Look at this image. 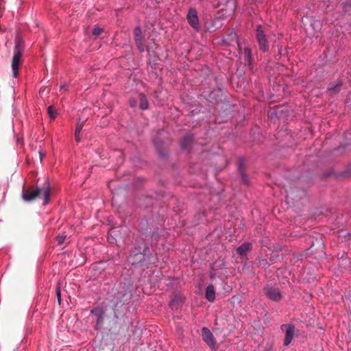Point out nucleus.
<instances>
[{"label": "nucleus", "instance_id": "f257e3e1", "mask_svg": "<svg viewBox=\"0 0 351 351\" xmlns=\"http://www.w3.org/2000/svg\"><path fill=\"white\" fill-rule=\"evenodd\" d=\"M51 186L48 179H46L41 186H30L23 189L21 194L22 199L25 202H32L37 198L43 197V205L48 204L50 200Z\"/></svg>", "mask_w": 351, "mask_h": 351}, {"label": "nucleus", "instance_id": "f03ea898", "mask_svg": "<svg viewBox=\"0 0 351 351\" xmlns=\"http://www.w3.org/2000/svg\"><path fill=\"white\" fill-rule=\"evenodd\" d=\"M156 257L151 252L148 247H145L143 252L141 248H134L130 252L128 256V262L135 266L148 267L156 262Z\"/></svg>", "mask_w": 351, "mask_h": 351}, {"label": "nucleus", "instance_id": "7ed1b4c3", "mask_svg": "<svg viewBox=\"0 0 351 351\" xmlns=\"http://www.w3.org/2000/svg\"><path fill=\"white\" fill-rule=\"evenodd\" d=\"M24 43L22 36L17 34L14 38V55L12 60V70L15 78L19 76V67L24 51Z\"/></svg>", "mask_w": 351, "mask_h": 351}, {"label": "nucleus", "instance_id": "20e7f679", "mask_svg": "<svg viewBox=\"0 0 351 351\" xmlns=\"http://www.w3.org/2000/svg\"><path fill=\"white\" fill-rule=\"evenodd\" d=\"M256 39L258 45L259 49L262 52L267 51L269 47V41L266 34L265 29L261 25L256 26Z\"/></svg>", "mask_w": 351, "mask_h": 351}, {"label": "nucleus", "instance_id": "39448f33", "mask_svg": "<svg viewBox=\"0 0 351 351\" xmlns=\"http://www.w3.org/2000/svg\"><path fill=\"white\" fill-rule=\"evenodd\" d=\"M263 293L268 299L274 302H279L282 298L280 288L272 284H267L263 288Z\"/></svg>", "mask_w": 351, "mask_h": 351}, {"label": "nucleus", "instance_id": "423d86ee", "mask_svg": "<svg viewBox=\"0 0 351 351\" xmlns=\"http://www.w3.org/2000/svg\"><path fill=\"white\" fill-rule=\"evenodd\" d=\"M105 313V308L101 306H95L90 310V314L96 317V323L94 327L95 330H99L101 328Z\"/></svg>", "mask_w": 351, "mask_h": 351}, {"label": "nucleus", "instance_id": "0eeeda50", "mask_svg": "<svg viewBox=\"0 0 351 351\" xmlns=\"http://www.w3.org/2000/svg\"><path fill=\"white\" fill-rule=\"evenodd\" d=\"M133 33L134 40L138 51L140 52H144L147 50V53H149V49L146 47L143 43V36L141 27L139 26L136 27Z\"/></svg>", "mask_w": 351, "mask_h": 351}, {"label": "nucleus", "instance_id": "6e6552de", "mask_svg": "<svg viewBox=\"0 0 351 351\" xmlns=\"http://www.w3.org/2000/svg\"><path fill=\"white\" fill-rule=\"evenodd\" d=\"M281 330H285V337L284 339V345L285 346H289L294 336L295 332V326L293 324H285L281 325Z\"/></svg>", "mask_w": 351, "mask_h": 351}, {"label": "nucleus", "instance_id": "1a4fd4ad", "mask_svg": "<svg viewBox=\"0 0 351 351\" xmlns=\"http://www.w3.org/2000/svg\"><path fill=\"white\" fill-rule=\"evenodd\" d=\"M187 21L191 27L196 32L200 30L199 18L197 10L195 8H190L186 16Z\"/></svg>", "mask_w": 351, "mask_h": 351}, {"label": "nucleus", "instance_id": "9d476101", "mask_svg": "<svg viewBox=\"0 0 351 351\" xmlns=\"http://www.w3.org/2000/svg\"><path fill=\"white\" fill-rule=\"evenodd\" d=\"M202 339L205 341V343L210 348H215L216 346V341L213 333L210 330L206 328L203 327L202 329Z\"/></svg>", "mask_w": 351, "mask_h": 351}, {"label": "nucleus", "instance_id": "9b49d317", "mask_svg": "<svg viewBox=\"0 0 351 351\" xmlns=\"http://www.w3.org/2000/svg\"><path fill=\"white\" fill-rule=\"evenodd\" d=\"M223 40L225 42H228V45H232V43H235L237 45L239 51H241V45L239 40L238 35L236 32L232 31L230 34H227Z\"/></svg>", "mask_w": 351, "mask_h": 351}, {"label": "nucleus", "instance_id": "f8f14e48", "mask_svg": "<svg viewBox=\"0 0 351 351\" xmlns=\"http://www.w3.org/2000/svg\"><path fill=\"white\" fill-rule=\"evenodd\" d=\"M184 300L181 295H175L173 298L169 302V306L172 310H177L182 306Z\"/></svg>", "mask_w": 351, "mask_h": 351}, {"label": "nucleus", "instance_id": "ddd939ff", "mask_svg": "<svg viewBox=\"0 0 351 351\" xmlns=\"http://www.w3.org/2000/svg\"><path fill=\"white\" fill-rule=\"evenodd\" d=\"M193 141V136L191 134L184 136L180 141V146L182 149L187 150L190 148Z\"/></svg>", "mask_w": 351, "mask_h": 351}, {"label": "nucleus", "instance_id": "4468645a", "mask_svg": "<svg viewBox=\"0 0 351 351\" xmlns=\"http://www.w3.org/2000/svg\"><path fill=\"white\" fill-rule=\"evenodd\" d=\"M205 298L206 300L213 302L215 300V291L213 284H209L206 288Z\"/></svg>", "mask_w": 351, "mask_h": 351}, {"label": "nucleus", "instance_id": "2eb2a0df", "mask_svg": "<svg viewBox=\"0 0 351 351\" xmlns=\"http://www.w3.org/2000/svg\"><path fill=\"white\" fill-rule=\"evenodd\" d=\"M341 86L342 82L341 81H338L337 82H331L328 84L327 90L330 92L332 94L336 95L339 93Z\"/></svg>", "mask_w": 351, "mask_h": 351}, {"label": "nucleus", "instance_id": "dca6fc26", "mask_svg": "<svg viewBox=\"0 0 351 351\" xmlns=\"http://www.w3.org/2000/svg\"><path fill=\"white\" fill-rule=\"evenodd\" d=\"M241 53L243 56L245 64L251 66L252 62V53L251 49L250 47H245Z\"/></svg>", "mask_w": 351, "mask_h": 351}, {"label": "nucleus", "instance_id": "f3484780", "mask_svg": "<svg viewBox=\"0 0 351 351\" xmlns=\"http://www.w3.org/2000/svg\"><path fill=\"white\" fill-rule=\"evenodd\" d=\"M251 249L252 244L250 243L245 242L237 247V252L239 255L243 256L245 255Z\"/></svg>", "mask_w": 351, "mask_h": 351}, {"label": "nucleus", "instance_id": "a211bd4d", "mask_svg": "<svg viewBox=\"0 0 351 351\" xmlns=\"http://www.w3.org/2000/svg\"><path fill=\"white\" fill-rule=\"evenodd\" d=\"M139 99H140V104H139V108L144 110H147L149 107V103L147 99V97L145 94L140 93L139 94Z\"/></svg>", "mask_w": 351, "mask_h": 351}, {"label": "nucleus", "instance_id": "6ab92c4d", "mask_svg": "<svg viewBox=\"0 0 351 351\" xmlns=\"http://www.w3.org/2000/svg\"><path fill=\"white\" fill-rule=\"evenodd\" d=\"M238 169H239V171L240 174L242 176L243 182L245 184H248V180L247 179V175L245 173V168H244L243 162L241 160H240L239 162Z\"/></svg>", "mask_w": 351, "mask_h": 351}, {"label": "nucleus", "instance_id": "aec40b11", "mask_svg": "<svg viewBox=\"0 0 351 351\" xmlns=\"http://www.w3.org/2000/svg\"><path fill=\"white\" fill-rule=\"evenodd\" d=\"M83 128V124L82 123H78L76 128H75V140L79 142L80 141V133H81V130Z\"/></svg>", "mask_w": 351, "mask_h": 351}, {"label": "nucleus", "instance_id": "412c9836", "mask_svg": "<svg viewBox=\"0 0 351 351\" xmlns=\"http://www.w3.org/2000/svg\"><path fill=\"white\" fill-rule=\"evenodd\" d=\"M338 237L344 238L345 239L348 237V239H350V234L345 230L338 231Z\"/></svg>", "mask_w": 351, "mask_h": 351}, {"label": "nucleus", "instance_id": "4be33fe9", "mask_svg": "<svg viewBox=\"0 0 351 351\" xmlns=\"http://www.w3.org/2000/svg\"><path fill=\"white\" fill-rule=\"evenodd\" d=\"M56 297L58 299V304H60L62 300H61V290H60V287L59 285L56 288Z\"/></svg>", "mask_w": 351, "mask_h": 351}, {"label": "nucleus", "instance_id": "5701e85b", "mask_svg": "<svg viewBox=\"0 0 351 351\" xmlns=\"http://www.w3.org/2000/svg\"><path fill=\"white\" fill-rule=\"evenodd\" d=\"M47 111L49 113V115L50 118L54 119L56 116V112L53 110V107L51 106H49L47 108Z\"/></svg>", "mask_w": 351, "mask_h": 351}, {"label": "nucleus", "instance_id": "b1692460", "mask_svg": "<svg viewBox=\"0 0 351 351\" xmlns=\"http://www.w3.org/2000/svg\"><path fill=\"white\" fill-rule=\"evenodd\" d=\"M343 10L345 12L351 11V0L347 1L344 3Z\"/></svg>", "mask_w": 351, "mask_h": 351}, {"label": "nucleus", "instance_id": "393cba45", "mask_svg": "<svg viewBox=\"0 0 351 351\" xmlns=\"http://www.w3.org/2000/svg\"><path fill=\"white\" fill-rule=\"evenodd\" d=\"M259 265L265 269L269 267V264L266 259H261L259 261Z\"/></svg>", "mask_w": 351, "mask_h": 351}, {"label": "nucleus", "instance_id": "a878e982", "mask_svg": "<svg viewBox=\"0 0 351 351\" xmlns=\"http://www.w3.org/2000/svg\"><path fill=\"white\" fill-rule=\"evenodd\" d=\"M101 32H102V29L101 28H100L99 27H95L93 29L92 34H93V35H94L95 36H98L99 35L101 34Z\"/></svg>", "mask_w": 351, "mask_h": 351}, {"label": "nucleus", "instance_id": "bb28decb", "mask_svg": "<svg viewBox=\"0 0 351 351\" xmlns=\"http://www.w3.org/2000/svg\"><path fill=\"white\" fill-rule=\"evenodd\" d=\"M66 236L64 235H58L56 237V241L58 244H62L65 240Z\"/></svg>", "mask_w": 351, "mask_h": 351}, {"label": "nucleus", "instance_id": "cd10ccee", "mask_svg": "<svg viewBox=\"0 0 351 351\" xmlns=\"http://www.w3.org/2000/svg\"><path fill=\"white\" fill-rule=\"evenodd\" d=\"M68 87H69V84L64 83V84H60V90H67Z\"/></svg>", "mask_w": 351, "mask_h": 351}, {"label": "nucleus", "instance_id": "c85d7f7f", "mask_svg": "<svg viewBox=\"0 0 351 351\" xmlns=\"http://www.w3.org/2000/svg\"><path fill=\"white\" fill-rule=\"evenodd\" d=\"M129 103L131 107H134L136 105V102L134 99H130Z\"/></svg>", "mask_w": 351, "mask_h": 351}, {"label": "nucleus", "instance_id": "c756f323", "mask_svg": "<svg viewBox=\"0 0 351 351\" xmlns=\"http://www.w3.org/2000/svg\"><path fill=\"white\" fill-rule=\"evenodd\" d=\"M118 156L121 158V161H123V152L121 150H118L115 152Z\"/></svg>", "mask_w": 351, "mask_h": 351}, {"label": "nucleus", "instance_id": "7c9ffc66", "mask_svg": "<svg viewBox=\"0 0 351 351\" xmlns=\"http://www.w3.org/2000/svg\"><path fill=\"white\" fill-rule=\"evenodd\" d=\"M38 153H39L40 161H42L43 157L45 156V154L44 152H43L41 150H40Z\"/></svg>", "mask_w": 351, "mask_h": 351}, {"label": "nucleus", "instance_id": "2f4dec72", "mask_svg": "<svg viewBox=\"0 0 351 351\" xmlns=\"http://www.w3.org/2000/svg\"><path fill=\"white\" fill-rule=\"evenodd\" d=\"M154 144H155L156 147H158V145H156V143L154 141Z\"/></svg>", "mask_w": 351, "mask_h": 351}]
</instances>
